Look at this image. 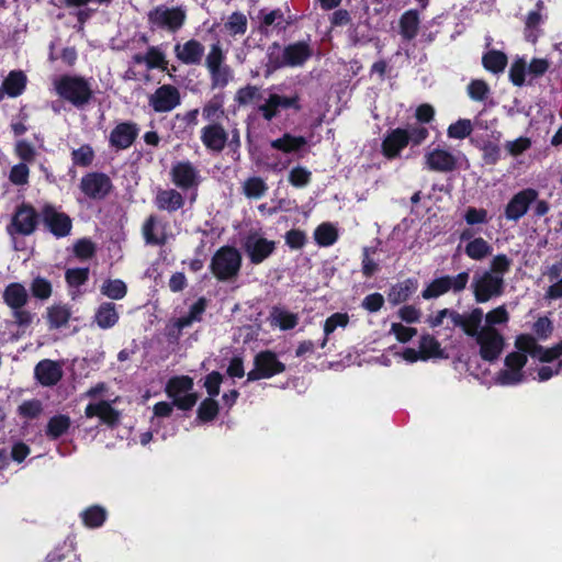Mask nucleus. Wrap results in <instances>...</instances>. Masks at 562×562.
Here are the masks:
<instances>
[{
    "label": "nucleus",
    "instance_id": "1",
    "mask_svg": "<svg viewBox=\"0 0 562 562\" xmlns=\"http://www.w3.org/2000/svg\"><path fill=\"white\" fill-rule=\"evenodd\" d=\"M518 351L505 358V368L497 372L495 382L499 385H516L524 381L522 368L527 363V355L542 362H551L562 356V344L544 349L531 335H519L515 340Z\"/></svg>",
    "mask_w": 562,
    "mask_h": 562
},
{
    "label": "nucleus",
    "instance_id": "20",
    "mask_svg": "<svg viewBox=\"0 0 562 562\" xmlns=\"http://www.w3.org/2000/svg\"><path fill=\"white\" fill-rule=\"evenodd\" d=\"M80 188L87 196L100 200L109 194L112 183L108 176L92 172L82 177Z\"/></svg>",
    "mask_w": 562,
    "mask_h": 562
},
{
    "label": "nucleus",
    "instance_id": "3",
    "mask_svg": "<svg viewBox=\"0 0 562 562\" xmlns=\"http://www.w3.org/2000/svg\"><path fill=\"white\" fill-rule=\"evenodd\" d=\"M512 259L504 254L492 258L488 269L474 274L471 289L476 303H486L503 295L505 290V274L509 272Z\"/></svg>",
    "mask_w": 562,
    "mask_h": 562
},
{
    "label": "nucleus",
    "instance_id": "32",
    "mask_svg": "<svg viewBox=\"0 0 562 562\" xmlns=\"http://www.w3.org/2000/svg\"><path fill=\"white\" fill-rule=\"evenodd\" d=\"M85 415L88 418L99 417L103 423L108 425H114L120 417V414L114 409L111 404L106 401H100L98 403H90L86 409Z\"/></svg>",
    "mask_w": 562,
    "mask_h": 562
},
{
    "label": "nucleus",
    "instance_id": "7",
    "mask_svg": "<svg viewBox=\"0 0 562 562\" xmlns=\"http://www.w3.org/2000/svg\"><path fill=\"white\" fill-rule=\"evenodd\" d=\"M241 266V256L233 247H222L213 256L211 271L220 281H231L237 278Z\"/></svg>",
    "mask_w": 562,
    "mask_h": 562
},
{
    "label": "nucleus",
    "instance_id": "31",
    "mask_svg": "<svg viewBox=\"0 0 562 562\" xmlns=\"http://www.w3.org/2000/svg\"><path fill=\"white\" fill-rule=\"evenodd\" d=\"M3 302L11 308L24 307L29 300L26 288L19 282L8 284L2 294Z\"/></svg>",
    "mask_w": 562,
    "mask_h": 562
},
{
    "label": "nucleus",
    "instance_id": "30",
    "mask_svg": "<svg viewBox=\"0 0 562 562\" xmlns=\"http://www.w3.org/2000/svg\"><path fill=\"white\" fill-rule=\"evenodd\" d=\"M483 310L482 308H473L468 314H460L453 310L448 308V316L453 324V326H459L462 328L465 335L469 333H473L474 326L479 323L483 322Z\"/></svg>",
    "mask_w": 562,
    "mask_h": 562
},
{
    "label": "nucleus",
    "instance_id": "39",
    "mask_svg": "<svg viewBox=\"0 0 562 562\" xmlns=\"http://www.w3.org/2000/svg\"><path fill=\"white\" fill-rule=\"evenodd\" d=\"M243 193L248 199H261L268 191V184L260 177H250L241 184Z\"/></svg>",
    "mask_w": 562,
    "mask_h": 562
},
{
    "label": "nucleus",
    "instance_id": "16",
    "mask_svg": "<svg viewBox=\"0 0 562 562\" xmlns=\"http://www.w3.org/2000/svg\"><path fill=\"white\" fill-rule=\"evenodd\" d=\"M245 251L255 265L261 263L276 249V243L268 240L258 233H250L245 239Z\"/></svg>",
    "mask_w": 562,
    "mask_h": 562
},
{
    "label": "nucleus",
    "instance_id": "26",
    "mask_svg": "<svg viewBox=\"0 0 562 562\" xmlns=\"http://www.w3.org/2000/svg\"><path fill=\"white\" fill-rule=\"evenodd\" d=\"M168 224L160 221L156 215H150L142 227V233L146 244L149 245H164L167 243L169 236L167 233Z\"/></svg>",
    "mask_w": 562,
    "mask_h": 562
},
{
    "label": "nucleus",
    "instance_id": "25",
    "mask_svg": "<svg viewBox=\"0 0 562 562\" xmlns=\"http://www.w3.org/2000/svg\"><path fill=\"white\" fill-rule=\"evenodd\" d=\"M179 61L186 65H199L204 55V46L196 40L177 43L173 48Z\"/></svg>",
    "mask_w": 562,
    "mask_h": 562
},
{
    "label": "nucleus",
    "instance_id": "42",
    "mask_svg": "<svg viewBox=\"0 0 562 562\" xmlns=\"http://www.w3.org/2000/svg\"><path fill=\"white\" fill-rule=\"evenodd\" d=\"M338 232L330 223L321 224L314 232L315 241L322 247H328L336 243Z\"/></svg>",
    "mask_w": 562,
    "mask_h": 562
},
{
    "label": "nucleus",
    "instance_id": "54",
    "mask_svg": "<svg viewBox=\"0 0 562 562\" xmlns=\"http://www.w3.org/2000/svg\"><path fill=\"white\" fill-rule=\"evenodd\" d=\"M218 413V404L213 398L204 400L198 409V416L203 422L212 420Z\"/></svg>",
    "mask_w": 562,
    "mask_h": 562
},
{
    "label": "nucleus",
    "instance_id": "6",
    "mask_svg": "<svg viewBox=\"0 0 562 562\" xmlns=\"http://www.w3.org/2000/svg\"><path fill=\"white\" fill-rule=\"evenodd\" d=\"M225 61L226 55L221 44L211 45L205 56V67L210 75L212 89L225 88L234 78L232 68Z\"/></svg>",
    "mask_w": 562,
    "mask_h": 562
},
{
    "label": "nucleus",
    "instance_id": "21",
    "mask_svg": "<svg viewBox=\"0 0 562 562\" xmlns=\"http://www.w3.org/2000/svg\"><path fill=\"white\" fill-rule=\"evenodd\" d=\"M63 375L64 371L61 361L44 359L34 368V376L42 386H55L63 379Z\"/></svg>",
    "mask_w": 562,
    "mask_h": 562
},
{
    "label": "nucleus",
    "instance_id": "43",
    "mask_svg": "<svg viewBox=\"0 0 562 562\" xmlns=\"http://www.w3.org/2000/svg\"><path fill=\"white\" fill-rule=\"evenodd\" d=\"M419 351L422 353V360L441 357L442 355L440 344L429 334L422 335L419 339Z\"/></svg>",
    "mask_w": 562,
    "mask_h": 562
},
{
    "label": "nucleus",
    "instance_id": "10",
    "mask_svg": "<svg viewBox=\"0 0 562 562\" xmlns=\"http://www.w3.org/2000/svg\"><path fill=\"white\" fill-rule=\"evenodd\" d=\"M313 49L307 42H296L285 46L280 56L271 54L270 64L274 69L282 67H299L308 60Z\"/></svg>",
    "mask_w": 562,
    "mask_h": 562
},
{
    "label": "nucleus",
    "instance_id": "34",
    "mask_svg": "<svg viewBox=\"0 0 562 562\" xmlns=\"http://www.w3.org/2000/svg\"><path fill=\"white\" fill-rule=\"evenodd\" d=\"M417 290V281L413 279H406L403 282L393 285L387 294L389 302L393 305H397L407 301Z\"/></svg>",
    "mask_w": 562,
    "mask_h": 562
},
{
    "label": "nucleus",
    "instance_id": "48",
    "mask_svg": "<svg viewBox=\"0 0 562 562\" xmlns=\"http://www.w3.org/2000/svg\"><path fill=\"white\" fill-rule=\"evenodd\" d=\"M225 30L233 36L243 35L247 31V18L245 14L235 12L228 16L224 24Z\"/></svg>",
    "mask_w": 562,
    "mask_h": 562
},
{
    "label": "nucleus",
    "instance_id": "64",
    "mask_svg": "<svg viewBox=\"0 0 562 562\" xmlns=\"http://www.w3.org/2000/svg\"><path fill=\"white\" fill-rule=\"evenodd\" d=\"M285 244L291 249H301L306 243V234L300 229H291L285 234Z\"/></svg>",
    "mask_w": 562,
    "mask_h": 562
},
{
    "label": "nucleus",
    "instance_id": "44",
    "mask_svg": "<svg viewBox=\"0 0 562 562\" xmlns=\"http://www.w3.org/2000/svg\"><path fill=\"white\" fill-rule=\"evenodd\" d=\"M100 291L111 300H122L127 293V286L120 279H108L102 283Z\"/></svg>",
    "mask_w": 562,
    "mask_h": 562
},
{
    "label": "nucleus",
    "instance_id": "49",
    "mask_svg": "<svg viewBox=\"0 0 562 562\" xmlns=\"http://www.w3.org/2000/svg\"><path fill=\"white\" fill-rule=\"evenodd\" d=\"M472 131V122L467 119H461L448 127L447 134L450 138L463 139L468 137Z\"/></svg>",
    "mask_w": 562,
    "mask_h": 562
},
{
    "label": "nucleus",
    "instance_id": "53",
    "mask_svg": "<svg viewBox=\"0 0 562 562\" xmlns=\"http://www.w3.org/2000/svg\"><path fill=\"white\" fill-rule=\"evenodd\" d=\"M145 58L148 68L166 69L167 67L165 54L158 47H149L145 54Z\"/></svg>",
    "mask_w": 562,
    "mask_h": 562
},
{
    "label": "nucleus",
    "instance_id": "27",
    "mask_svg": "<svg viewBox=\"0 0 562 562\" xmlns=\"http://www.w3.org/2000/svg\"><path fill=\"white\" fill-rule=\"evenodd\" d=\"M36 224L37 214L31 205L23 204L16 210L12 221V225L16 233L30 235L34 232Z\"/></svg>",
    "mask_w": 562,
    "mask_h": 562
},
{
    "label": "nucleus",
    "instance_id": "17",
    "mask_svg": "<svg viewBox=\"0 0 562 562\" xmlns=\"http://www.w3.org/2000/svg\"><path fill=\"white\" fill-rule=\"evenodd\" d=\"M290 108L295 110L301 109L299 94L280 95L278 93H270L266 102L259 105L258 111L265 120L271 121L278 115L281 109Z\"/></svg>",
    "mask_w": 562,
    "mask_h": 562
},
{
    "label": "nucleus",
    "instance_id": "37",
    "mask_svg": "<svg viewBox=\"0 0 562 562\" xmlns=\"http://www.w3.org/2000/svg\"><path fill=\"white\" fill-rule=\"evenodd\" d=\"M271 325L278 326L282 330L294 328L299 323L297 314L291 313L280 307H274L270 314Z\"/></svg>",
    "mask_w": 562,
    "mask_h": 562
},
{
    "label": "nucleus",
    "instance_id": "28",
    "mask_svg": "<svg viewBox=\"0 0 562 562\" xmlns=\"http://www.w3.org/2000/svg\"><path fill=\"white\" fill-rule=\"evenodd\" d=\"M154 203L158 210L172 213L184 205V198L176 189H158Z\"/></svg>",
    "mask_w": 562,
    "mask_h": 562
},
{
    "label": "nucleus",
    "instance_id": "11",
    "mask_svg": "<svg viewBox=\"0 0 562 562\" xmlns=\"http://www.w3.org/2000/svg\"><path fill=\"white\" fill-rule=\"evenodd\" d=\"M469 278V273L464 271L453 277L445 276L435 279L423 290L422 296L425 300H431L437 299L449 291L459 293L467 288Z\"/></svg>",
    "mask_w": 562,
    "mask_h": 562
},
{
    "label": "nucleus",
    "instance_id": "8",
    "mask_svg": "<svg viewBox=\"0 0 562 562\" xmlns=\"http://www.w3.org/2000/svg\"><path fill=\"white\" fill-rule=\"evenodd\" d=\"M186 19L187 13L182 8H169L164 4L155 7L147 14L150 30H164L171 33L180 30L183 26Z\"/></svg>",
    "mask_w": 562,
    "mask_h": 562
},
{
    "label": "nucleus",
    "instance_id": "47",
    "mask_svg": "<svg viewBox=\"0 0 562 562\" xmlns=\"http://www.w3.org/2000/svg\"><path fill=\"white\" fill-rule=\"evenodd\" d=\"M82 520L87 527L97 528L100 527L106 517V512L100 506H92L82 513Z\"/></svg>",
    "mask_w": 562,
    "mask_h": 562
},
{
    "label": "nucleus",
    "instance_id": "12",
    "mask_svg": "<svg viewBox=\"0 0 562 562\" xmlns=\"http://www.w3.org/2000/svg\"><path fill=\"white\" fill-rule=\"evenodd\" d=\"M285 366L280 362L277 355L272 351H262L255 358V369L248 373V380L271 378L274 374L283 372Z\"/></svg>",
    "mask_w": 562,
    "mask_h": 562
},
{
    "label": "nucleus",
    "instance_id": "63",
    "mask_svg": "<svg viewBox=\"0 0 562 562\" xmlns=\"http://www.w3.org/2000/svg\"><path fill=\"white\" fill-rule=\"evenodd\" d=\"M18 412L23 417L35 418L42 412V404L37 400L25 401L19 406Z\"/></svg>",
    "mask_w": 562,
    "mask_h": 562
},
{
    "label": "nucleus",
    "instance_id": "4",
    "mask_svg": "<svg viewBox=\"0 0 562 562\" xmlns=\"http://www.w3.org/2000/svg\"><path fill=\"white\" fill-rule=\"evenodd\" d=\"M55 93L78 109L90 103L93 98L91 81L83 76L65 74L52 79Z\"/></svg>",
    "mask_w": 562,
    "mask_h": 562
},
{
    "label": "nucleus",
    "instance_id": "19",
    "mask_svg": "<svg viewBox=\"0 0 562 562\" xmlns=\"http://www.w3.org/2000/svg\"><path fill=\"white\" fill-rule=\"evenodd\" d=\"M425 166L435 172H451L458 168V158L442 148L428 150L424 156Z\"/></svg>",
    "mask_w": 562,
    "mask_h": 562
},
{
    "label": "nucleus",
    "instance_id": "18",
    "mask_svg": "<svg viewBox=\"0 0 562 562\" xmlns=\"http://www.w3.org/2000/svg\"><path fill=\"white\" fill-rule=\"evenodd\" d=\"M173 184L182 190L196 188L200 183L198 169L188 160L177 161L170 169Z\"/></svg>",
    "mask_w": 562,
    "mask_h": 562
},
{
    "label": "nucleus",
    "instance_id": "9",
    "mask_svg": "<svg viewBox=\"0 0 562 562\" xmlns=\"http://www.w3.org/2000/svg\"><path fill=\"white\" fill-rule=\"evenodd\" d=\"M193 380L187 375L175 376L166 384V393L172 398L173 404L183 411L192 408L198 397L192 393Z\"/></svg>",
    "mask_w": 562,
    "mask_h": 562
},
{
    "label": "nucleus",
    "instance_id": "22",
    "mask_svg": "<svg viewBox=\"0 0 562 562\" xmlns=\"http://www.w3.org/2000/svg\"><path fill=\"white\" fill-rule=\"evenodd\" d=\"M538 192L535 189H525L516 193L505 207V216L510 221H518L529 209V205L536 201Z\"/></svg>",
    "mask_w": 562,
    "mask_h": 562
},
{
    "label": "nucleus",
    "instance_id": "46",
    "mask_svg": "<svg viewBox=\"0 0 562 562\" xmlns=\"http://www.w3.org/2000/svg\"><path fill=\"white\" fill-rule=\"evenodd\" d=\"M484 67L492 72H502L507 65V57L498 50H491L483 56Z\"/></svg>",
    "mask_w": 562,
    "mask_h": 562
},
{
    "label": "nucleus",
    "instance_id": "36",
    "mask_svg": "<svg viewBox=\"0 0 562 562\" xmlns=\"http://www.w3.org/2000/svg\"><path fill=\"white\" fill-rule=\"evenodd\" d=\"M26 76L21 70H12L3 80V89L9 97L15 98L24 91L26 87Z\"/></svg>",
    "mask_w": 562,
    "mask_h": 562
},
{
    "label": "nucleus",
    "instance_id": "60",
    "mask_svg": "<svg viewBox=\"0 0 562 562\" xmlns=\"http://www.w3.org/2000/svg\"><path fill=\"white\" fill-rule=\"evenodd\" d=\"M260 16H261V23L263 26H271V25L279 26L283 22L289 23L284 16V12L281 9H276L270 12H266L262 10V11H260Z\"/></svg>",
    "mask_w": 562,
    "mask_h": 562
},
{
    "label": "nucleus",
    "instance_id": "62",
    "mask_svg": "<svg viewBox=\"0 0 562 562\" xmlns=\"http://www.w3.org/2000/svg\"><path fill=\"white\" fill-rule=\"evenodd\" d=\"M391 333L395 335L400 342H407L417 334V330L401 323H393L391 325Z\"/></svg>",
    "mask_w": 562,
    "mask_h": 562
},
{
    "label": "nucleus",
    "instance_id": "33",
    "mask_svg": "<svg viewBox=\"0 0 562 562\" xmlns=\"http://www.w3.org/2000/svg\"><path fill=\"white\" fill-rule=\"evenodd\" d=\"M120 315L114 303H102L94 314V322L102 329H109L115 326Z\"/></svg>",
    "mask_w": 562,
    "mask_h": 562
},
{
    "label": "nucleus",
    "instance_id": "52",
    "mask_svg": "<svg viewBox=\"0 0 562 562\" xmlns=\"http://www.w3.org/2000/svg\"><path fill=\"white\" fill-rule=\"evenodd\" d=\"M311 177L312 173L308 169L297 166L289 172V182L296 188H303L310 183Z\"/></svg>",
    "mask_w": 562,
    "mask_h": 562
},
{
    "label": "nucleus",
    "instance_id": "29",
    "mask_svg": "<svg viewBox=\"0 0 562 562\" xmlns=\"http://www.w3.org/2000/svg\"><path fill=\"white\" fill-rule=\"evenodd\" d=\"M72 315L71 307L65 303H54L46 308L45 319L49 329H60L68 325Z\"/></svg>",
    "mask_w": 562,
    "mask_h": 562
},
{
    "label": "nucleus",
    "instance_id": "35",
    "mask_svg": "<svg viewBox=\"0 0 562 562\" xmlns=\"http://www.w3.org/2000/svg\"><path fill=\"white\" fill-rule=\"evenodd\" d=\"M307 140L303 136H294L289 133L282 135V137L273 139L270 146L273 149L280 150L285 154L294 153L300 150L306 145Z\"/></svg>",
    "mask_w": 562,
    "mask_h": 562
},
{
    "label": "nucleus",
    "instance_id": "24",
    "mask_svg": "<svg viewBox=\"0 0 562 562\" xmlns=\"http://www.w3.org/2000/svg\"><path fill=\"white\" fill-rule=\"evenodd\" d=\"M139 128L136 123H119L110 133L109 142L117 150L128 148L138 135Z\"/></svg>",
    "mask_w": 562,
    "mask_h": 562
},
{
    "label": "nucleus",
    "instance_id": "50",
    "mask_svg": "<svg viewBox=\"0 0 562 562\" xmlns=\"http://www.w3.org/2000/svg\"><path fill=\"white\" fill-rule=\"evenodd\" d=\"M402 34L406 38H413L418 30V16L416 12L408 11L401 19Z\"/></svg>",
    "mask_w": 562,
    "mask_h": 562
},
{
    "label": "nucleus",
    "instance_id": "58",
    "mask_svg": "<svg viewBox=\"0 0 562 562\" xmlns=\"http://www.w3.org/2000/svg\"><path fill=\"white\" fill-rule=\"evenodd\" d=\"M375 252L374 248L364 247L362 251V273L366 277H372L379 269L378 263L371 257Z\"/></svg>",
    "mask_w": 562,
    "mask_h": 562
},
{
    "label": "nucleus",
    "instance_id": "38",
    "mask_svg": "<svg viewBox=\"0 0 562 562\" xmlns=\"http://www.w3.org/2000/svg\"><path fill=\"white\" fill-rule=\"evenodd\" d=\"M207 301L204 297H200L191 307L188 315L177 319L176 326L179 329L191 326L194 322L202 319V314L205 312Z\"/></svg>",
    "mask_w": 562,
    "mask_h": 562
},
{
    "label": "nucleus",
    "instance_id": "13",
    "mask_svg": "<svg viewBox=\"0 0 562 562\" xmlns=\"http://www.w3.org/2000/svg\"><path fill=\"white\" fill-rule=\"evenodd\" d=\"M149 105L155 112H170L181 102L180 91L171 85H164L149 95Z\"/></svg>",
    "mask_w": 562,
    "mask_h": 562
},
{
    "label": "nucleus",
    "instance_id": "55",
    "mask_svg": "<svg viewBox=\"0 0 562 562\" xmlns=\"http://www.w3.org/2000/svg\"><path fill=\"white\" fill-rule=\"evenodd\" d=\"M259 97V88L256 86L248 85L237 90L235 101L239 105H247L254 100H257Z\"/></svg>",
    "mask_w": 562,
    "mask_h": 562
},
{
    "label": "nucleus",
    "instance_id": "2",
    "mask_svg": "<svg viewBox=\"0 0 562 562\" xmlns=\"http://www.w3.org/2000/svg\"><path fill=\"white\" fill-rule=\"evenodd\" d=\"M484 325H475L473 337L479 346L480 357L485 361H495L499 358L505 347V338L496 326H506L509 322V313L505 305H499L488 311L484 316Z\"/></svg>",
    "mask_w": 562,
    "mask_h": 562
},
{
    "label": "nucleus",
    "instance_id": "51",
    "mask_svg": "<svg viewBox=\"0 0 562 562\" xmlns=\"http://www.w3.org/2000/svg\"><path fill=\"white\" fill-rule=\"evenodd\" d=\"M69 425L70 419L67 416H55L48 422L47 434L53 438H57L67 431Z\"/></svg>",
    "mask_w": 562,
    "mask_h": 562
},
{
    "label": "nucleus",
    "instance_id": "5",
    "mask_svg": "<svg viewBox=\"0 0 562 562\" xmlns=\"http://www.w3.org/2000/svg\"><path fill=\"white\" fill-rule=\"evenodd\" d=\"M429 135L428 130L423 125H412L408 128H394L382 142V154L387 159H394L411 143L414 146L420 145Z\"/></svg>",
    "mask_w": 562,
    "mask_h": 562
},
{
    "label": "nucleus",
    "instance_id": "57",
    "mask_svg": "<svg viewBox=\"0 0 562 562\" xmlns=\"http://www.w3.org/2000/svg\"><path fill=\"white\" fill-rule=\"evenodd\" d=\"M30 169L25 164H18L10 170L9 179L13 184L24 186L29 182Z\"/></svg>",
    "mask_w": 562,
    "mask_h": 562
},
{
    "label": "nucleus",
    "instance_id": "41",
    "mask_svg": "<svg viewBox=\"0 0 562 562\" xmlns=\"http://www.w3.org/2000/svg\"><path fill=\"white\" fill-rule=\"evenodd\" d=\"M349 324V315L347 313H335L329 316L324 324V339L321 342V348H325L328 337L337 328H345Z\"/></svg>",
    "mask_w": 562,
    "mask_h": 562
},
{
    "label": "nucleus",
    "instance_id": "40",
    "mask_svg": "<svg viewBox=\"0 0 562 562\" xmlns=\"http://www.w3.org/2000/svg\"><path fill=\"white\" fill-rule=\"evenodd\" d=\"M225 114L223 99L218 95L213 97L202 108V117L207 123H220L218 120Z\"/></svg>",
    "mask_w": 562,
    "mask_h": 562
},
{
    "label": "nucleus",
    "instance_id": "56",
    "mask_svg": "<svg viewBox=\"0 0 562 562\" xmlns=\"http://www.w3.org/2000/svg\"><path fill=\"white\" fill-rule=\"evenodd\" d=\"M93 157V149L89 145H83L71 153L74 164L82 167L89 166Z\"/></svg>",
    "mask_w": 562,
    "mask_h": 562
},
{
    "label": "nucleus",
    "instance_id": "45",
    "mask_svg": "<svg viewBox=\"0 0 562 562\" xmlns=\"http://www.w3.org/2000/svg\"><path fill=\"white\" fill-rule=\"evenodd\" d=\"M30 289L32 295L41 301L48 300L53 294V285L50 281L41 276H37L32 280Z\"/></svg>",
    "mask_w": 562,
    "mask_h": 562
},
{
    "label": "nucleus",
    "instance_id": "15",
    "mask_svg": "<svg viewBox=\"0 0 562 562\" xmlns=\"http://www.w3.org/2000/svg\"><path fill=\"white\" fill-rule=\"evenodd\" d=\"M460 241L458 249L464 244L463 251L472 260L483 261L492 255V245L483 237H474L471 229H464L461 233Z\"/></svg>",
    "mask_w": 562,
    "mask_h": 562
},
{
    "label": "nucleus",
    "instance_id": "61",
    "mask_svg": "<svg viewBox=\"0 0 562 562\" xmlns=\"http://www.w3.org/2000/svg\"><path fill=\"white\" fill-rule=\"evenodd\" d=\"M541 22V14L539 11H532L528 14L526 20V38L532 43L537 41L538 34L536 27Z\"/></svg>",
    "mask_w": 562,
    "mask_h": 562
},
{
    "label": "nucleus",
    "instance_id": "14",
    "mask_svg": "<svg viewBox=\"0 0 562 562\" xmlns=\"http://www.w3.org/2000/svg\"><path fill=\"white\" fill-rule=\"evenodd\" d=\"M228 138L229 133L222 123H207L200 132V139L204 147L216 154L224 150Z\"/></svg>",
    "mask_w": 562,
    "mask_h": 562
},
{
    "label": "nucleus",
    "instance_id": "59",
    "mask_svg": "<svg viewBox=\"0 0 562 562\" xmlns=\"http://www.w3.org/2000/svg\"><path fill=\"white\" fill-rule=\"evenodd\" d=\"M468 92H469V95L471 97V99H473L475 101H483L486 99V97L490 92V88L485 81L477 79V80H473L469 85Z\"/></svg>",
    "mask_w": 562,
    "mask_h": 562
},
{
    "label": "nucleus",
    "instance_id": "23",
    "mask_svg": "<svg viewBox=\"0 0 562 562\" xmlns=\"http://www.w3.org/2000/svg\"><path fill=\"white\" fill-rule=\"evenodd\" d=\"M44 224L57 237L67 236L71 229V220L65 213L58 212L52 205H46L42 210Z\"/></svg>",
    "mask_w": 562,
    "mask_h": 562
}]
</instances>
